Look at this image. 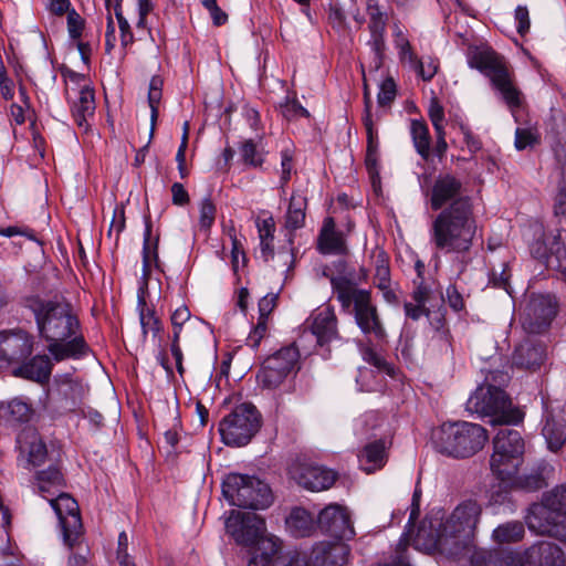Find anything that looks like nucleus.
Wrapping results in <instances>:
<instances>
[{"label":"nucleus","instance_id":"obj_1","mask_svg":"<svg viewBox=\"0 0 566 566\" xmlns=\"http://www.w3.org/2000/svg\"><path fill=\"white\" fill-rule=\"evenodd\" d=\"M465 192L461 178L441 172L433 180L429 199L431 209L439 211L430 224V243L438 252L457 255L459 274L471 261L469 254L478 238L473 200Z\"/></svg>","mask_w":566,"mask_h":566},{"label":"nucleus","instance_id":"obj_2","mask_svg":"<svg viewBox=\"0 0 566 566\" xmlns=\"http://www.w3.org/2000/svg\"><path fill=\"white\" fill-rule=\"evenodd\" d=\"M27 307L33 313L39 335L49 343L48 350L56 361L78 359L90 353L81 334L80 319L70 303L31 297Z\"/></svg>","mask_w":566,"mask_h":566},{"label":"nucleus","instance_id":"obj_3","mask_svg":"<svg viewBox=\"0 0 566 566\" xmlns=\"http://www.w3.org/2000/svg\"><path fill=\"white\" fill-rule=\"evenodd\" d=\"M226 530L237 544L249 548L247 566H270L273 556L281 552V541L265 534L264 520L255 513L232 511Z\"/></svg>","mask_w":566,"mask_h":566},{"label":"nucleus","instance_id":"obj_4","mask_svg":"<svg viewBox=\"0 0 566 566\" xmlns=\"http://www.w3.org/2000/svg\"><path fill=\"white\" fill-rule=\"evenodd\" d=\"M331 285L343 311L354 316L355 323L368 340H374L377 345L384 344L387 333L373 302L371 292L354 286L347 277H332Z\"/></svg>","mask_w":566,"mask_h":566},{"label":"nucleus","instance_id":"obj_5","mask_svg":"<svg viewBox=\"0 0 566 566\" xmlns=\"http://www.w3.org/2000/svg\"><path fill=\"white\" fill-rule=\"evenodd\" d=\"M489 441L488 430L474 422H443L433 434V446L440 454L468 459L480 452Z\"/></svg>","mask_w":566,"mask_h":566},{"label":"nucleus","instance_id":"obj_6","mask_svg":"<svg viewBox=\"0 0 566 566\" xmlns=\"http://www.w3.org/2000/svg\"><path fill=\"white\" fill-rule=\"evenodd\" d=\"M525 523L537 535H547L566 544V483L545 494L527 509Z\"/></svg>","mask_w":566,"mask_h":566},{"label":"nucleus","instance_id":"obj_7","mask_svg":"<svg viewBox=\"0 0 566 566\" xmlns=\"http://www.w3.org/2000/svg\"><path fill=\"white\" fill-rule=\"evenodd\" d=\"M467 60L471 69H476L491 78L493 86L502 94L511 109L522 104L521 92L513 85L502 56L488 45H470Z\"/></svg>","mask_w":566,"mask_h":566},{"label":"nucleus","instance_id":"obj_8","mask_svg":"<svg viewBox=\"0 0 566 566\" xmlns=\"http://www.w3.org/2000/svg\"><path fill=\"white\" fill-rule=\"evenodd\" d=\"M467 409L481 416L491 417L490 423L517 424L523 421L524 413L518 408L512 407V401L499 386L494 384L483 385L470 396Z\"/></svg>","mask_w":566,"mask_h":566},{"label":"nucleus","instance_id":"obj_9","mask_svg":"<svg viewBox=\"0 0 566 566\" xmlns=\"http://www.w3.org/2000/svg\"><path fill=\"white\" fill-rule=\"evenodd\" d=\"M493 438L490 468L497 480L512 479L523 463L525 442L522 433L510 424H503Z\"/></svg>","mask_w":566,"mask_h":566},{"label":"nucleus","instance_id":"obj_10","mask_svg":"<svg viewBox=\"0 0 566 566\" xmlns=\"http://www.w3.org/2000/svg\"><path fill=\"white\" fill-rule=\"evenodd\" d=\"M222 494L238 507L264 510L273 502L270 486L255 476L230 473L222 483Z\"/></svg>","mask_w":566,"mask_h":566},{"label":"nucleus","instance_id":"obj_11","mask_svg":"<svg viewBox=\"0 0 566 566\" xmlns=\"http://www.w3.org/2000/svg\"><path fill=\"white\" fill-rule=\"evenodd\" d=\"M262 426L260 411L250 402L237 406L219 423L222 441L230 447L247 446Z\"/></svg>","mask_w":566,"mask_h":566},{"label":"nucleus","instance_id":"obj_12","mask_svg":"<svg viewBox=\"0 0 566 566\" xmlns=\"http://www.w3.org/2000/svg\"><path fill=\"white\" fill-rule=\"evenodd\" d=\"M300 359V353L296 346H284L274 354L270 355L262 364L256 378L262 388L275 389L295 368Z\"/></svg>","mask_w":566,"mask_h":566},{"label":"nucleus","instance_id":"obj_13","mask_svg":"<svg viewBox=\"0 0 566 566\" xmlns=\"http://www.w3.org/2000/svg\"><path fill=\"white\" fill-rule=\"evenodd\" d=\"M49 501L59 518L63 541L69 548H72L83 535L78 503L69 493L63 492Z\"/></svg>","mask_w":566,"mask_h":566},{"label":"nucleus","instance_id":"obj_14","mask_svg":"<svg viewBox=\"0 0 566 566\" xmlns=\"http://www.w3.org/2000/svg\"><path fill=\"white\" fill-rule=\"evenodd\" d=\"M430 546L448 558L460 559L470 555L474 544L473 538L459 533L453 527L449 528L448 524L441 522L439 527L432 531Z\"/></svg>","mask_w":566,"mask_h":566},{"label":"nucleus","instance_id":"obj_15","mask_svg":"<svg viewBox=\"0 0 566 566\" xmlns=\"http://www.w3.org/2000/svg\"><path fill=\"white\" fill-rule=\"evenodd\" d=\"M542 434L547 448L559 451L566 442V408L559 403L543 400Z\"/></svg>","mask_w":566,"mask_h":566},{"label":"nucleus","instance_id":"obj_16","mask_svg":"<svg viewBox=\"0 0 566 566\" xmlns=\"http://www.w3.org/2000/svg\"><path fill=\"white\" fill-rule=\"evenodd\" d=\"M557 313L556 302L551 295H537L530 300L522 314L523 328L530 334L544 332Z\"/></svg>","mask_w":566,"mask_h":566},{"label":"nucleus","instance_id":"obj_17","mask_svg":"<svg viewBox=\"0 0 566 566\" xmlns=\"http://www.w3.org/2000/svg\"><path fill=\"white\" fill-rule=\"evenodd\" d=\"M367 13L369 17L368 30L370 32L368 44L374 53L370 70L371 73L373 71L377 72L384 63L386 50L385 32L388 18L386 13L380 11L378 3L373 0H368Z\"/></svg>","mask_w":566,"mask_h":566},{"label":"nucleus","instance_id":"obj_18","mask_svg":"<svg viewBox=\"0 0 566 566\" xmlns=\"http://www.w3.org/2000/svg\"><path fill=\"white\" fill-rule=\"evenodd\" d=\"M317 527L334 537V541L342 542V539H350L355 536L348 512L337 504H331L319 512Z\"/></svg>","mask_w":566,"mask_h":566},{"label":"nucleus","instance_id":"obj_19","mask_svg":"<svg viewBox=\"0 0 566 566\" xmlns=\"http://www.w3.org/2000/svg\"><path fill=\"white\" fill-rule=\"evenodd\" d=\"M482 514V506L474 500H465L459 503L451 514L443 521L449 528L468 535L474 539L476 526Z\"/></svg>","mask_w":566,"mask_h":566},{"label":"nucleus","instance_id":"obj_20","mask_svg":"<svg viewBox=\"0 0 566 566\" xmlns=\"http://www.w3.org/2000/svg\"><path fill=\"white\" fill-rule=\"evenodd\" d=\"M33 348L32 338L23 331L0 333V359L8 364L28 358Z\"/></svg>","mask_w":566,"mask_h":566},{"label":"nucleus","instance_id":"obj_21","mask_svg":"<svg viewBox=\"0 0 566 566\" xmlns=\"http://www.w3.org/2000/svg\"><path fill=\"white\" fill-rule=\"evenodd\" d=\"M521 566H566V557L557 544L539 541L523 553Z\"/></svg>","mask_w":566,"mask_h":566},{"label":"nucleus","instance_id":"obj_22","mask_svg":"<svg viewBox=\"0 0 566 566\" xmlns=\"http://www.w3.org/2000/svg\"><path fill=\"white\" fill-rule=\"evenodd\" d=\"M349 547L340 541L316 543L310 555L311 566H344L347 563Z\"/></svg>","mask_w":566,"mask_h":566},{"label":"nucleus","instance_id":"obj_23","mask_svg":"<svg viewBox=\"0 0 566 566\" xmlns=\"http://www.w3.org/2000/svg\"><path fill=\"white\" fill-rule=\"evenodd\" d=\"M20 457L32 467L42 465L49 457L45 442L34 429L23 430L17 439Z\"/></svg>","mask_w":566,"mask_h":566},{"label":"nucleus","instance_id":"obj_24","mask_svg":"<svg viewBox=\"0 0 566 566\" xmlns=\"http://www.w3.org/2000/svg\"><path fill=\"white\" fill-rule=\"evenodd\" d=\"M338 473L323 465H307L301 469L297 483L306 490L319 492L334 485Z\"/></svg>","mask_w":566,"mask_h":566},{"label":"nucleus","instance_id":"obj_25","mask_svg":"<svg viewBox=\"0 0 566 566\" xmlns=\"http://www.w3.org/2000/svg\"><path fill=\"white\" fill-rule=\"evenodd\" d=\"M317 248L322 254H348V247L343 232L336 231L332 217L325 218L317 238Z\"/></svg>","mask_w":566,"mask_h":566},{"label":"nucleus","instance_id":"obj_26","mask_svg":"<svg viewBox=\"0 0 566 566\" xmlns=\"http://www.w3.org/2000/svg\"><path fill=\"white\" fill-rule=\"evenodd\" d=\"M545 357V346L527 339L515 348L512 364L521 369L536 370L544 363Z\"/></svg>","mask_w":566,"mask_h":566},{"label":"nucleus","instance_id":"obj_27","mask_svg":"<svg viewBox=\"0 0 566 566\" xmlns=\"http://www.w3.org/2000/svg\"><path fill=\"white\" fill-rule=\"evenodd\" d=\"M311 332L316 337V343L319 346H324L329 344L333 339H336L338 332L337 317L334 310L325 307L319 311L313 318Z\"/></svg>","mask_w":566,"mask_h":566},{"label":"nucleus","instance_id":"obj_28","mask_svg":"<svg viewBox=\"0 0 566 566\" xmlns=\"http://www.w3.org/2000/svg\"><path fill=\"white\" fill-rule=\"evenodd\" d=\"M549 472V464L542 462L523 475H517L516 473L509 481L511 482V485L517 490L535 492L547 486Z\"/></svg>","mask_w":566,"mask_h":566},{"label":"nucleus","instance_id":"obj_29","mask_svg":"<svg viewBox=\"0 0 566 566\" xmlns=\"http://www.w3.org/2000/svg\"><path fill=\"white\" fill-rule=\"evenodd\" d=\"M52 371V363L46 355H36L22 363L13 371L14 376L29 380L45 382L49 380Z\"/></svg>","mask_w":566,"mask_h":566},{"label":"nucleus","instance_id":"obj_30","mask_svg":"<svg viewBox=\"0 0 566 566\" xmlns=\"http://www.w3.org/2000/svg\"><path fill=\"white\" fill-rule=\"evenodd\" d=\"M146 289L147 283H144L137 295V311L144 339H146L149 333H151L154 338L157 337L163 329L161 321L156 315L154 307H149L146 303Z\"/></svg>","mask_w":566,"mask_h":566},{"label":"nucleus","instance_id":"obj_31","mask_svg":"<svg viewBox=\"0 0 566 566\" xmlns=\"http://www.w3.org/2000/svg\"><path fill=\"white\" fill-rule=\"evenodd\" d=\"M95 113L94 91L87 86L80 92L78 101L72 106V116L80 128L88 129V118Z\"/></svg>","mask_w":566,"mask_h":566},{"label":"nucleus","instance_id":"obj_32","mask_svg":"<svg viewBox=\"0 0 566 566\" xmlns=\"http://www.w3.org/2000/svg\"><path fill=\"white\" fill-rule=\"evenodd\" d=\"M360 468L366 473H373L386 463V447L382 440H377L365 446L359 454Z\"/></svg>","mask_w":566,"mask_h":566},{"label":"nucleus","instance_id":"obj_33","mask_svg":"<svg viewBox=\"0 0 566 566\" xmlns=\"http://www.w3.org/2000/svg\"><path fill=\"white\" fill-rule=\"evenodd\" d=\"M416 289L412 292V300L416 303H423L430 308L444 303L442 291L437 282H427L424 280L413 281Z\"/></svg>","mask_w":566,"mask_h":566},{"label":"nucleus","instance_id":"obj_34","mask_svg":"<svg viewBox=\"0 0 566 566\" xmlns=\"http://www.w3.org/2000/svg\"><path fill=\"white\" fill-rule=\"evenodd\" d=\"M286 526L294 537H306L313 533L315 522L308 511L302 507H295L286 518Z\"/></svg>","mask_w":566,"mask_h":566},{"label":"nucleus","instance_id":"obj_35","mask_svg":"<svg viewBox=\"0 0 566 566\" xmlns=\"http://www.w3.org/2000/svg\"><path fill=\"white\" fill-rule=\"evenodd\" d=\"M84 396L82 385L73 380H64L57 386L59 406L65 411H74Z\"/></svg>","mask_w":566,"mask_h":566},{"label":"nucleus","instance_id":"obj_36","mask_svg":"<svg viewBox=\"0 0 566 566\" xmlns=\"http://www.w3.org/2000/svg\"><path fill=\"white\" fill-rule=\"evenodd\" d=\"M471 566H511L512 558L503 551L475 548L470 553Z\"/></svg>","mask_w":566,"mask_h":566},{"label":"nucleus","instance_id":"obj_37","mask_svg":"<svg viewBox=\"0 0 566 566\" xmlns=\"http://www.w3.org/2000/svg\"><path fill=\"white\" fill-rule=\"evenodd\" d=\"M410 134L417 153L426 161L430 158L431 138L429 128L422 119H411Z\"/></svg>","mask_w":566,"mask_h":566},{"label":"nucleus","instance_id":"obj_38","mask_svg":"<svg viewBox=\"0 0 566 566\" xmlns=\"http://www.w3.org/2000/svg\"><path fill=\"white\" fill-rule=\"evenodd\" d=\"M306 203L307 200L304 196L298 193L292 195L285 220L287 229L296 230L304 226Z\"/></svg>","mask_w":566,"mask_h":566},{"label":"nucleus","instance_id":"obj_39","mask_svg":"<svg viewBox=\"0 0 566 566\" xmlns=\"http://www.w3.org/2000/svg\"><path fill=\"white\" fill-rule=\"evenodd\" d=\"M525 535L524 524L520 521H511L499 525L493 531V539L500 544L520 542Z\"/></svg>","mask_w":566,"mask_h":566},{"label":"nucleus","instance_id":"obj_40","mask_svg":"<svg viewBox=\"0 0 566 566\" xmlns=\"http://www.w3.org/2000/svg\"><path fill=\"white\" fill-rule=\"evenodd\" d=\"M36 482L39 492L43 497H46L45 493L52 494L50 488L62 486L64 484V478L60 467L52 464L48 469L36 472Z\"/></svg>","mask_w":566,"mask_h":566},{"label":"nucleus","instance_id":"obj_41","mask_svg":"<svg viewBox=\"0 0 566 566\" xmlns=\"http://www.w3.org/2000/svg\"><path fill=\"white\" fill-rule=\"evenodd\" d=\"M151 238V221L149 217H146L145 220V233H144V245H143V276L145 282L147 283V279L150 275V266H151V258L157 261V241L155 242L153 249L150 244Z\"/></svg>","mask_w":566,"mask_h":566},{"label":"nucleus","instance_id":"obj_42","mask_svg":"<svg viewBox=\"0 0 566 566\" xmlns=\"http://www.w3.org/2000/svg\"><path fill=\"white\" fill-rule=\"evenodd\" d=\"M365 129H366V134H367V149H366L365 165L368 170V174L374 179L375 177H378L377 133L375 132L374 127H365Z\"/></svg>","mask_w":566,"mask_h":566},{"label":"nucleus","instance_id":"obj_43","mask_svg":"<svg viewBox=\"0 0 566 566\" xmlns=\"http://www.w3.org/2000/svg\"><path fill=\"white\" fill-rule=\"evenodd\" d=\"M546 252L547 263L553 265L556 262V266L566 272V245L562 242L560 233L554 235L546 248Z\"/></svg>","mask_w":566,"mask_h":566},{"label":"nucleus","instance_id":"obj_44","mask_svg":"<svg viewBox=\"0 0 566 566\" xmlns=\"http://www.w3.org/2000/svg\"><path fill=\"white\" fill-rule=\"evenodd\" d=\"M375 284L379 290L390 286L389 259L384 251H379L375 258Z\"/></svg>","mask_w":566,"mask_h":566},{"label":"nucleus","instance_id":"obj_45","mask_svg":"<svg viewBox=\"0 0 566 566\" xmlns=\"http://www.w3.org/2000/svg\"><path fill=\"white\" fill-rule=\"evenodd\" d=\"M8 412L11 420L21 423L29 422L33 416L32 406L20 398L8 402Z\"/></svg>","mask_w":566,"mask_h":566},{"label":"nucleus","instance_id":"obj_46","mask_svg":"<svg viewBox=\"0 0 566 566\" xmlns=\"http://www.w3.org/2000/svg\"><path fill=\"white\" fill-rule=\"evenodd\" d=\"M240 154L243 163L248 166L256 168L261 167L264 163V153L256 148L252 139H248L242 144Z\"/></svg>","mask_w":566,"mask_h":566},{"label":"nucleus","instance_id":"obj_47","mask_svg":"<svg viewBox=\"0 0 566 566\" xmlns=\"http://www.w3.org/2000/svg\"><path fill=\"white\" fill-rule=\"evenodd\" d=\"M541 136L536 129L532 128H516L515 130V148L524 150L527 147H534L539 144Z\"/></svg>","mask_w":566,"mask_h":566},{"label":"nucleus","instance_id":"obj_48","mask_svg":"<svg viewBox=\"0 0 566 566\" xmlns=\"http://www.w3.org/2000/svg\"><path fill=\"white\" fill-rule=\"evenodd\" d=\"M444 307L443 304L438 305V311H431L430 310V317L429 322L432 328L439 334L441 339H444L446 342H449L450 333L449 329L446 327L447 321L444 316Z\"/></svg>","mask_w":566,"mask_h":566},{"label":"nucleus","instance_id":"obj_49","mask_svg":"<svg viewBox=\"0 0 566 566\" xmlns=\"http://www.w3.org/2000/svg\"><path fill=\"white\" fill-rule=\"evenodd\" d=\"M120 1L122 0H116L115 17L117 19L118 28L120 31V44H122V46L126 48V46L133 44L134 33L130 29L128 21L123 15Z\"/></svg>","mask_w":566,"mask_h":566},{"label":"nucleus","instance_id":"obj_50","mask_svg":"<svg viewBox=\"0 0 566 566\" xmlns=\"http://www.w3.org/2000/svg\"><path fill=\"white\" fill-rule=\"evenodd\" d=\"M397 95V86L392 77H387L380 84L377 102L380 107H389Z\"/></svg>","mask_w":566,"mask_h":566},{"label":"nucleus","instance_id":"obj_51","mask_svg":"<svg viewBox=\"0 0 566 566\" xmlns=\"http://www.w3.org/2000/svg\"><path fill=\"white\" fill-rule=\"evenodd\" d=\"M499 481L500 483L491 490L490 503L492 505H504L506 503H511L510 490L514 488L511 485L510 481Z\"/></svg>","mask_w":566,"mask_h":566},{"label":"nucleus","instance_id":"obj_52","mask_svg":"<svg viewBox=\"0 0 566 566\" xmlns=\"http://www.w3.org/2000/svg\"><path fill=\"white\" fill-rule=\"evenodd\" d=\"M280 109L282 115L291 120L298 117H308V112L301 105V103L295 98L285 97L284 103L280 104Z\"/></svg>","mask_w":566,"mask_h":566},{"label":"nucleus","instance_id":"obj_53","mask_svg":"<svg viewBox=\"0 0 566 566\" xmlns=\"http://www.w3.org/2000/svg\"><path fill=\"white\" fill-rule=\"evenodd\" d=\"M216 206L210 197L203 198L200 203V218L199 224L203 230H209L216 219Z\"/></svg>","mask_w":566,"mask_h":566},{"label":"nucleus","instance_id":"obj_54","mask_svg":"<svg viewBox=\"0 0 566 566\" xmlns=\"http://www.w3.org/2000/svg\"><path fill=\"white\" fill-rule=\"evenodd\" d=\"M272 566H311L310 560L300 554L280 555L275 554L271 560Z\"/></svg>","mask_w":566,"mask_h":566},{"label":"nucleus","instance_id":"obj_55","mask_svg":"<svg viewBox=\"0 0 566 566\" xmlns=\"http://www.w3.org/2000/svg\"><path fill=\"white\" fill-rule=\"evenodd\" d=\"M428 115L436 132L444 130V109L437 98L430 101Z\"/></svg>","mask_w":566,"mask_h":566},{"label":"nucleus","instance_id":"obj_56","mask_svg":"<svg viewBox=\"0 0 566 566\" xmlns=\"http://www.w3.org/2000/svg\"><path fill=\"white\" fill-rule=\"evenodd\" d=\"M268 319L269 318L259 317L256 325L248 336L247 343L253 349H256L260 346L261 340L266 335Z\"/></svg>","mask_w":566,"mask_h":566},{"label":"nucleus","instance_id":"obj_57","mask_svg":"<svg viewBox=\"0 0 566 566\" xmlns=\"http://www.w3.org/2000/svg\"><path fill=\"white\" fill-rule=\"evenodd\" d=\"M83 29H84L83 18L74 9L69 11V13H67V31H69L70 38L73 40L80 39L82 35Z\"/></svg>","mask_w":566,"mask_h":566},{"label":"nucleus","instance_id":"obj_58","mask_svg":"<svg viewBox=\"0 0 566 566\" xmlns=\"http://www.w3.org/2000/svg\"><path fill=\"white\" fill-rule=\"evenodd\" d=\"M510 276L511 274L507 264L502 263L500 271H496L495 269L492 270L490 275V283H492L494 287L504 289L505 291H507L510 286Z\"/></svg>","mask_w":566,"mask_h":566},{"label":"nucleus","instance_id":"obj_59","mask_svg":"<svg viewBox=\"0 0 566 566\" xmlns=\"http://www.w3.org/2000/svg\"><path fill=\"white\" fill-rule=\"evenodd\" d=\"M293 169V151L285 148L281 151V185L284 187L291 179Z\"/></svg>","mask_w":566,"mask_h":566},{"label":"nucleus","instance_id":"obj_60","mask_svg":"<svg viewBox=\"0 0 566 566\" xmlns=\"http://www.w3.org/2000/svg\"><path fill=\"white\" fill-rule=\"evenodd\" d=\"M361 72H363V78H364V93H363V97H364V106H365L364 115H363V123H364L365 127H374V122H373V118H371V105H373V102H371V95H370L369 86L367 84V78L365 76L364 67L361 69Z\"/></svg>","mask_w":566,"mask_h":566},{"label":"nucleus","instance_id":"obj_61","mask_svg":"<svg viewBox=\"0 0 566 566\" xmlns=\"http://www.w3.org/2000/svg\"><path fill=\"white\" fill-rule=\"evenodd\" d=\"M515 21L517 22L516 31L521 36H524L531 27L528 9L525 6H518L515 9Z\"/></svg>","mask_w":566,"mask_h":566},{"label":"nucleus","instance_id":"obj_62","mask_svg":"<svg viewBox=\"0 0 566 566\" xmlns=\"http://www.w3.org/2000/svg\"><path fill=\"white\" fill-rule=\"evenodd\" d=\"M77 541H80V538ZM75 547L76 549L72 552L69 557V566H88V548L83 547L80 542H77L71 549L73 551Z\"/></svg>","mask_w":566,"mask_h":566},{"label":"nucleus","instance_id":"obj_63","mask_svg":"<svg viewBox=\"0 0 566 566\" xmlns=\"http://www.w3.org/2000/svg\"><path fill=\"white\" fill-rule=\"evenodd\" d=\"M448 305L454 311L460 312L464 308V300L455 285L450 284L446 291Z\"/></svg>","mask_w":566,"mask_h":566},{"label":"nucleus","instance_id":"obj_64","mask_svg":"<svg viewBox=\"0 0 566 566\" xmlns=\"http://www.w3.org/2000/svg\"><path fill=\"white\" fill-rule=\"evenodd\" d=\"M406 316L412 321H418L421 316L430 317V307L423 305V303H405Z\"/></svg>","mask_w":566,"mask_h":566}]
</instances>
